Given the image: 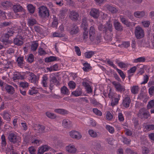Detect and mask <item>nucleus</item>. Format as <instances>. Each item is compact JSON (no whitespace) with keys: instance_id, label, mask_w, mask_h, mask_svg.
Listing matches in <instances>:
<instances>
[{"instance_id":"obj_53","label":"nucleus","mask_w":154,"mask_h":154,"mask_svg":"<svg viewBox=\"0 0 154 154\" xmlns=\"http://www.w3.org/2000/svg\"><path fill=\"white\" fill-rule=\"evenodd\" d=\"M106 117L107 119L110 120L113 118V116L109 112H107L106 115Z\"/></svg>"},{"instance_id":"obj_62","label":"nucleus","mask_w":154,"mask_h":154,"mask_svg":"<svg viewBox=\"0 0 154 154\" xmlns=\"http://www.w3.org/2000/svg\"><path fill=\"white\" fill-rule=\"evenodd\" d=\"M149 149L146 147H144L143 148L142 152L143 154H148L149 152Z\"/></svg>"},{"instance_id":"obj_27","label":"nucleus","mask_w":154,"mask_h":154,"mask_svg":"<svg viewBox=\"0 0 154 154\" xmlns=\"http://www.w3.org/2000/svg\"><path fill=\"white\" fill-rule=\"evenodd\" d=\"M14 43L17 45L20 46L23 44V42L21 38L18 39V38H16L14 39Z\"/></svg>"},{"instance_id":"obj_39","label":"nucleus","mask_w":154,"mask_h":154,"mask_svg":"<svg viewBox=\"0 0 154 154\" xmlns=\"http://www.w3.org/2000/svg\"><path fill=\"white\" fill-rule=\"evenodd\" d=\"M106 7L108 10L112 13H115L117 11V10L114 7L111 5H107Z\"/></svg>"},{"instance_id":"obj_29","label":"nucleus","mask_w":154,"mask_h":154,"mask_svg":"<svg viewBox=\"0 0 154 154\" xmlns=\"http://www.w3.org/2000/svg\"><path fill=\"white\" fill-rule=\"evenodd\" d=\"M83 85L85 86V88L88 93H89L92 92V89L91 86L88 83L84 82Z\"/></svg>"},{"instance_id":"obj_51","label":"nucleus","mask_w":154,"mask_h":154,"mask_svg":"<svg viewBox=\"0 0 154 154\" xmlns=\"http://www.w3.org/2000/svg\"><path fill=\"white\" fill-rule=\"evenodd\" d=\"M154 107V100L150 101L147 105V108L149 109Z\"/></svg>"},{"instance_id":"obj_17","label":"nucleus","mask_w":154,"mask_h":154,"mask_svg":"<svg viewBox=\"0 0 154 154\" xmlns=\"http://www.w3.org/2000/svg\"><path fill=\"white\" fill-rule=\"evenodd\" d=\"M130 102V98L128 97H126L123 100L122 104L123 106L125 107H128Z\"/></svg>"},{"instance_id":"obj_15","label":"nucleus","mask_w":154,"mask_h":154,"mask_svg":"<svg viewBox=\"0 0 154 154\" xmlns=\"http://www.w3.org/2000/svg\"><path fill=\"white\" fill-rule=\"evenodd\" d=\"M90 15L95 18H97L99 16V12L98 10L92 9L90 11Z\"/></svg>"},{"instance_id":"obj_19","label":"nucleus","mask_w":154,"mask_h":154,"mask_svg":"<svg viewBox=\"0 0 154 154\" xmlns=\"http://www.w3.org/2000/svg\"><path fill=\"white\" fill-rule=\"evenodd\" d=\"M78 14L77 12L73 11L70 12L69 17L71 19L73 20H75L78 19Z\"/></svg>"},{"instance_id":"obj_46","label":"nucleus","mask_w":154,"mask_h":154,"mask_svg":"<svg viewBox=\"0 0 154 154\" xmlns=\"http://www.w3.org/2000/svg\"><path fill=\"white\" fill-rule=\"evenodd\" d=\"M56 60V58L53 56H51L50 57H47L45 59V61L47 62H49L54 61Z\"/></svg>"},{"instance_id":"obj_14","label":"nucleus","mask_w":154,"mask_h":154,"mask_svg":"<svg viewBox=\"0 0 154 154\" xmlns=\"http://www.w3.org/2000/svg\"><path fill=\"white\" fill-rule=\"evenodd\" d=\"M13 10L15 13L24 11V9L19 4L14 5L13 6Z\"/></svg>"},{"instance_id":"obj_18","label":"nucleus","mask_w":154,"mask_h":154,"mask_svg":"<svg viewBox=\"0 0 154 154\" xmlns=\"http://www.w3.org/2000/svg\"><path fill=\"white\" fill-rule=\"evenodd\" d=\"M5 88L7 92L10 94H12L14 92V88L13 87L11 86L6 85L5 86Z\"/></svg>"},{"instance_id":"obj_3","label":"nucleus","mask_w":154,"mask_h":154,"mask_svg":"<svg viewBox=\"0 0 154 154\" xmlns=\"http://www.w3.org/2000/svg\"><path fill=\"white\" fill-rule=\"evenodd\" d=\"M103 27L102 24H100L98 26V29L100 31H103V32L105 31V32H111L112 30V24L109 21L106 23L105 27Z\"/></svg>"},{"instance_id":"obj_13","label":"nucleus","mask_w":154,"mask_h":154,"mask_svg":"<svg viewBox=\"0 0 154 154\" xmlns=\"http://www.w3.org/2000/svg\"><path fill=\"white\" fill-rule=\"evenodd\" d=\"M39 79L38 75L36 76L33 73H31L29 78V80L31 82L37 84Z\"/></svg>"},{"instance_id":"obj_9","label":"nucleus","mask_w":154,"mask_h":154,"mask_svg":"<svg viewBox=\"0 0 154 154\" xmlns=\"http://www.w3.org/2000/svg\"><path fill=\"white\" fill-rule=\"evenodd\" d=\"M112 84L115 86V88L118 91L121 92L124 91V87L121 85L119 83L115 81H113L112 82Z\"/></svg>"},{"instance_id":"obj_7","label":"nucleus","mask_w":154,"mask_h":154,"mask_svg":"<svg viewBox=\"0 0 154 154\" xmlns=\"http://www.w3.org/2000/svg\"><path fill=\"white\" fill-rule=\"evenodd\" d=\"M66 151L70 153H75L77 151V149L74 145L70 144L65 147Z\"/></svg>"},{"instance_id":"obj_54","label":"nucleus","mask_w":154,"mask_h":154,"mask_svg":"<svg viewBox=\"0 0 154 154\" xmlns=\"http://www.w3.org/2000/svg\"><path fill=\"white\" fill-rule=\"evenodd\" d=\"M36 149L35 148L31 146L29 148V151L31 154H35Z\"/></svg>"},{"instance_id":"obj_25","label":"nucleus","mask_w":154,"mask_h":154,"mask_svg":"<svg viewBox=\"0 0 154 154\" xmlns=\"http://www.w3.org/2000/svg\"><path fill=\"white\" fill-rule=\"evenodd\" d=\"M35 127V129L38 130L39 133L43 132L45 128L44 126L42 125H36Z\"/></svg>"},{"instance_id":"obj_47","label":"nucleus","mask_w":154,"mask_h":154,"mask_svg":"<svg viewBox=\"0 0 154 154\" xmlns=\"http://www.w3.org/2000/svg\"><path fill=\"white\" fill-rule=\"evenodd\" d=\"M14 33H15V32L13 31H11V32L9 31L8 32V33L7 34H6L5 35V36L6 37V38L5 39L3 40V41L4 42H7V41L8 38L9 37L11 36L12 35L14 34Z\"/></svg>"},{"instance_id":"obj_4","label":"nucleus","mask_w":154,"mask_h":154,"mask_svg":"<svg viewBox=\"0 0 154 154\" xmlns=\"http://www.w3.org/2000/svg\"><path fill=\"white\" fill-rule=\"evenodd\" d=\"M69 136L72 138L80 139L82 137L81 134L79 131L75 130H72L69 133Z\"/></svg>"},{"instance_id":"obj_42","label":"nucleus","mask_w":154,"mask_h":154,"mask_svg":"<svg viewBox=\"0 0 154 154\" xmlns=\"http://www.w3.org/2000/svg\"><path fill=\"white\" fill-rule=\"evenodd\" d=\"M79 29L76 26H74L70 31V33L72 34H75L78 32Z\"/></svg>"},{"instance_id":"obj_43","label":"nucleus","mask_w":154,"mask_h":154,"mask_svg":"<svg viewBox=\"0 0 154 154\" xmlns=\"http://www.w3.org/2000/svg\"><path fill=\"white\" fill-rule=\"evenodd\" d=\"M47 116L49 118L54 119L56 117V116L54 113L48 112L46 113Z\"/></svg>"},{"instance_id":"obj_45","label":"nucleus","mask_w":154,"mask_h":154,"mask_svg":"<svg viewBox=\"0 0 154 154\" xmlns=\"http://www.w3.org/2000/svg\"><path fill=\"white\" fill-rule=\"evenodd\" d=\"M17 63L20 66H23V58L22 57H19L17 60Z\"/></svg>"},{"instance_id":"obj_60","label":"nucleus","mask_w":154,"mask_h":154,"mask_svg":"<svg viewBox=\"0 0 154 154\" xmlns=\"http://www.w3.org/2000/svg\"><path fill=\"white\" fill-rule=\"evenodd\" d=\"M11 3L9 2H4L2 3V6L3 7H8L10 6Z\"/></svg>"},{"instance_id":"obj_64","label":"nucleus","mask_w":154,"mask_h":154,"mask_svg":"<svg viewBox=\"0 0 154 154\" xmlns=\"http://www.w3.org/2000/svg\"><path fill=\"white\" fill-rule=\"evenodd\" d=\"M149 92L150 95H153L154 93V87L153 86H152L149 88Z\"/></svg>"},{"instance_id":"obj_8","label":"nucleus","mask_w":154,"mask_h":154,"mask_svg":"<svg viewBox=\"0 0 154 154\" xmlns=\"http://www.w3.org/2000/svg\"><path fill=\"white\" fill-rule=\"evenodd\" d=\"M51 149V147L47 145L42 146L39 147L38 154H43L44 152Z\"/></svg>"},{"instance_id":"obj_55","label":"nucleus","mask_w":154,"mask_h":154,"mask_svg":"<svg viewBox=\"0 0 154 154\" xmlns=\"http://www.w3.org/2000/svg\"><path fill=\"white\" fill-rule=\"evenodd\" d=\"M93 111L95 114L98 116H101L102 115V112L97 109H93Z\"/></svg>"},{"instance_id":"obj_11","label":"nucleus","mask_w":154,"mask_h":154,"mask_svg":"<svg viewBox=\"0 0 154 154\" xmlns=\"http://www.w3.org/2000/svg\"><path fill=\"white\" fill-rule=\"evenodd\" d=\"M138 116H143V117L144 118H147L149 116V114L148 111L144 109L143 108L140 110Z\"/></svg>"},{"instance_id":"obj_30","label":"nucleus","mask_w":154,"mask_h":154,"mask_svg":"<svg viewBox=\"0 0 154 154\" xmlns=\"http://www.w3.org/2000/svg\"><path fill=\"white\" fill-rule=\"evenodd\" d=\"M24 78V76L20 73L19 72H17L16 74L14 75L13 79L14 80L16 79H23Z\"/></svg>"},{"instance_id":"obj_41","label":"nucleus","mask_w":154,"mask_h":154,"mask_svg":"<svg viewBox=\"0 0 154 154\" xmlns=\"http://www.w3.org/2000/svg\"><path fill=\"white\" fill-rule=\"evenodd\" d=\"M94 52L93 51H89L86 52L85 54V57L89 58H90L94 54Z\"/></svg>"},{"instance_id":"obj_44","label":"nucleus","mask_w":154,"mask_h":154,"mask_svg":"<svg viewBox=\"0 0 154 154\" xmlns=\"http://www.w3.org/2000/svg\"><path fill=\"white\" fill-rule=\"evenodd\" d=\"M2 142L1 145L2 147H5L6 145V142L5 141V136L3 135L1 137Z\"/></svg>"},{"instance_id":"obj_32","label":"nucleus","mask_w":154,"mask_h":154,"mask_svg":"<svg viewBox=\"0 0 154 154\" xmlns=\"http://www.w3.org/2000/svg\"><path fill=\"white\" fill-rule=\"evenodd\" d=\"M38 46V43L36 41H33L32 42L31 46L32 50L35 51L36 50Z\"/></svg>"},{"instance_id":"obj_50","label":"nucleus","mask_w":154,"mask_h":154,"mask_svg":"<svg viewBox=\"0 0 154 154\" xmlns=\"http://www.w3.org/2000/svg\"><path fill=\"white\" fill-rule=\"evenodd\" d=\"M106 128L109 132L111 133H113L114 132V128L112 126L109 125H106Z\"/></svg>"},{"instance_id":"obj_31","label":"nucleus","mask_w":154,"mask_h":154,"mask_svg":"<svg viewBox=\"0 0 154 154\" xmlns=\"http://www.w3.org/2000/svg\"><path fill=\"white\" fill-rule=\"evenodd\" d=\"M27 7L28 11L31 14L34 13L35 8L32 5L29 4L27 5Z\"/></svg>"},{"instance_id":"obj_36","label":"nucleus","mask_w":154,"mask_h":154,"mask_svg":"<svg viewBox=\"0 0 154 154\" xmlns=\"http://www.w3.org/2000/svg\"><path fill=\"white\" fill-rule=\"evenodd\" d=\"M146 60V59L144 57H141L138 58L134 59L133 60V62L138 63V62H143Z\"/></svg>"},{"instance_id":"obj_58","label":"nucleus","mask_w":154,"mask_h":154,"mask_svg":"<svg viewBox=\"0 0 154 154\" xmlns=\"http://www.w3.org/2000/svg\"><path fill=\"white\" fill-rule=\"evenodd\" d=\"M118 118L120 121H123L124 120V118L123 114L119 111L118 115Z\"/></svg>"},{"instance_id":"obj_26","label":"nucleus","mask_w":154,"mask_h":154,"mask_svg":"<svg viewBox=\"0 0 154 154\" xmlns=\"http://www.w3.org/2000/svg\"><path fill=\"white\" fill-rule=\"evenodd\" d=\"M48 80V77L47 75H44L42 77V83L44 87H46L47 86Z\"/></svg>"},{"instance_id":"obj_40","label":"nucleus","mask_w":154,"mask_h":154,"mask_svg":"<svg viewBox=\"0 0 154 154\" xmlns=\"http://www.w3.org/2000/svg\"><path fill=\"white\" fill-rule=\"evenodd\" d=\"M4 64H5V68L8 69L12 67V64L11 62L5 60L4 61Z\"/></svg>"},{"instance_id":"obj_23","label":"nucleus","mask_w":154,"mask_h":154,"mask_svg":"<svg viewBox=\"0 0 154 154\" xmlns=\"http://www.w3.org/2000/svg\"><path fill=\"white\" fill-rule=\"evenodd\" d=\"M114 24L116 29L118 30H122V27L120 23L117 20H115L114 23Z\"/></svg>"},{"instance_id":"obj_28","label":"nucleus","mask_w":154,"mask_h":154,"mask_svg":"<svg viewBox=\"0 0 154 154\" xmlns=\"http://www.w3.org/2000/svg\"><path fill=\"white\" fill-rule=\"evenodd\" d=\"M54 112L61 114H65L67 113V112L66 110L62 109H55L54 110Z\"/></svg>"},{"instance_id":"obj_61","label":"nucleus","mask_w":154,"mask_h":154,"mask_svg":"<svg viewBox=\"0 0 154 154\" xmlns=\"http://www.w3.org/2000/svg\"><path fill=\"white\" fill-rule=\"evenodd\" d=\"M145 128L149 131L153 130L154 129V125H148L145 126Z\"/></svg>"},{"instance_id":"obj_20","label":"nucleus","mask_w":154,"mask_h":154,"mask_svg":"<svg viewBox=\"0 0 154 154\" xmlns=\"http://www.w3.org/2000/svg\"><path fill=\"white\" fill-rule=\"evenodd\" d=\"M58 24V20L57 18L54 15L53 16L52 18V22L51 26L54 28H57Z\"/></svg>"},{"instance_id":"obj_2","label":"nucleus","mask_w":154,"mask_h":154,"mask_svg":"<svg viewBox=\"0 0 154 154\" xmlns=\"http://www.w3.org/2000/svg\"><path fill=\"white\" fill-rule=\"evenodd\" d=\"M38 9L39 15L42 17H45L49 16L48 10L45 6H41L39 7Z\"/></svg>"},{"instance_id":"obj_49","label":"nucleus","mask_w":154,"mask_h":154,"mask_svg":"<svg viewBox=\"0 0 154 154\" xmlns=\"http://www.w3.org/2000/svg\"><path fill=\"white\" fill-rule=\"evenodd\" d=\"M119 66L121 68H126L128 66L127 64L120 62L118 63Z\"/></svg>"},{"instance_id":"obj_48","label":"nucleus","mask_w":154,"mask_h":154,"mask_svg":"<svg viewBox=\"0 0 154 154\" xmlns=\"http://www.w3.org/2000/svg\"><path fill=\"white\" fill-rule=\"evenodd\" d=\"M68 85L70 89H74L75 88L76 84L73 81L69 82L68 84Z\"/></svg>"},{"instance_id":"obj_35","label":"nucleus","mask_w":154,"mask_h":154,"mask_svg":"<svg viewBox=\"0 0 154 154\" xmlns=\"http://www.w3.org/2000/svg\"><path fill=\"white\" fill-rule=\"evenodd\" d=\"M120 19L122 23L127 26H129L131 25V23L122 16L120 17Z\"/></svg>"},{"instance_id":"obj_33","label":"nucleus","mask_w":154,"mask_h":154,"mask_svg":"<svg viewBox=\"0 0 154 154\" xmlns=\"http://www.w3.org/2000/svg\"><path fill=\"white\" fill-rule=\"evenodd\" d=\"M139 90V88L137 86H134L131 89V92L134 94H137Z\"/></svg>"},{"instance_id":"obj_6","label":"nucleus","mask_w":154,"mask_h":154,"mask_svg":"<svg viewBox=\"0 0 154 154\" xmlns=\"http://www.w3.org/2000/svg\"><path fill=\"white\" fill-rule=\"evenodd\" d=\"M8 139L11 142L14 143L19 142L20 140V137L17 136L16 133H11L9 134Z\"/></svg>"},{"instance_id":"obj_37","label":"nucleus","mask_w":154,"mask_h":154,"mask_svg":"<svg viewBox=\"0 0 154 154\" xmlns=\"http://www.w3.org/2000/svg\"><path fill=\"white\" fill-rule=\"evenodd\" d=\"M36 21L34 19L32 18H30L28 21V24L29 26H32L34 24L36 23Z\"/></svg>"},{"instance_id":"obj_59","label":"nucleus","mask_w":154,"mask_h":154,"mask_svg":"<svg viewBox=\"0 0 154 154\" xmlns=\"http://www.w3.org/2000/svg\"><path fill=\"white\" fill-rule=\"evenodd\" d=\"M143 25L145 27H148L150 25V22L148 21H143L142 22Z\"/></svg>"},{"instance_id":"obj_5","label":"nucleus","mask_w":154,"mask_h":154,"mask_svg":"<svg viewBox=\"0 0 154 154\" xmlns=\"http://www.w3.org/2000/svg\"><path fill=\"white\" fill-rule=\"evenodd\" d=\"M135 34L137 38H142L144 35V33L143 30L139 26H137L136 28Z\"/></svg>"},{"instance_id":"obj_22","label":"nucleus","mask_w":154,"mask_h":154,"mask_svg":"<svg viewBox=\"0 0 154 154\" xmlns=\"http://www.w3.org/2000/svg\"><path fill=\"white\" fill-rule=\"evenodd\" d=\"M61 93L62 94L66 95H68L69 94L68 89L65 86H63L61 88Z\"/></svg>"},{"instance_id":"obj_16","label":"nucleus","mask_w":154,"mask_h":154,"mask_svg":"<svg viewBox=\"0 0 154 154\" xmlns=\"http://www.w3.org/2000/svg\"><path fill=\"white\" fill-rule=\"evenodd\" d=\"M145 14V12L144 11H137L134 13V15L135 17L140 18L143 17Z\"/></svg>"},{"instance_id":"obj_56","label":"nucleus","mask_w":154,"mask_h":154,"mask_svg":"<svg viewBox=\"0 0 154 154\" xmlns=\"http://www.w3.org/2000/svg\"><path fill=\"white\" fill-rule=\"evenodd\" d=\"M34 56L32 54H30L28 56L27 61L30 63H31L33 61Z\"/></svg>"},{"instance_id":"obj_10","label":"nucleus","mask_w":154,"mask_h":154,"mask_svg":"<svg viewBox=\"0 0 154 154\" xmlns=\"http://www.w3.org/2000/svg\"><path fill=\"white\" fill-rule=\"evenodd\" d=\"M62 125L64 128H68L72 126V123L68 119H65L62 121Z\"/></svg>"},{"instance_id":"obj_21","label":"nucleus","mask_w":154,"mask_h":154,"mask_svg":"<svg viewBox=\"0 0 154 154\" xmlns=\"http://www.w3.org/2000/svg\"><path fill=\"white\" fill-rule=\"evenodd\" d=\"M38 88L34 87H33L29 90L28 93L30 95L36 94L38 92Z\"/></svg>"},{"instance_id":"obj_34","label":"nucleus","mask_w":154,"mask_h":154,"mask_svg":"<svg viewBox=\"0 0 154 154\" xmlns=\"http://www.w3.org/2000/svg\"><path fill=\"white\" fill-rule=\"evenodd\" d=\"M82 94V92L80 89H77L75 91L72 92V94L75 97L80 96Z\"/></svg>"},{"instance_id":"obj_38","label":"nucleus","mask_w":154,"mask_h":154,"mask_svg":"<svg viewBox=\"0 0 154 154\" xmlns=\"http://www.w3.org/2000/svg\"><path fill=\"white\" fill-rule=\"evenodd\" d=\"M83 67L82 68L83 70L85 71H87L90 69V66L88 63H85L83 64Z\"/></svg>"},{"instance_id":"obj_52","label":"nucleus","mask_w":154,"mask_h":154,"mask_svg":"<svg viewBox=\"0 0 154 154\" xmlns=\"http://www.w3.org/2000/svg\"><path fill=\"white\" fill-rule=\"evenodd\" d=\"M117 71L118 72V73L119 74L121 77H122V79H124L125 77V75L123 73V72L121 71V70L118 69H116Z\"/></svg>"},{"instance_id":"obj_12","label":"nucleus","mask_w":154,"mask_h":154,"mask_svg":"<svg viewBox=\"0 0 154 154\" xmlns=\"http://www.w3.org/2000/svg\"><path fill=\"white\" fill-rule=\"evenodd\" d=\"M89 34L91 40L93 41L95 39V30L93 27L91 26L90 27Z\"/></svg>"},{"instance_id":"obj_24","label":"nucleus","mask_w":154,"mask_h":154,"mask_svg":"<svg viewBox=\"0 0 154 154\" xmlns=\"http://www.w3.org/2000/svg\"><path fill=\"white\" fill-rule=\"evenodd\" d=\"M89 135L92 137H96L98 135V133L92 129H89L88 131Z\"/></svg>"},{"instance_id":"obj_1","label":"nucleus","mask_w":154,"mask_h":154,"mask_svg":"<svg viewBox=\"0 0 154 154\" xmlns=\"http://www.w3.org/2000/svg\"><path fill=\"white\" fill-rule=\"evenodd\" d=\"M86 20V18H83L82 20V24L81 25V27L83 29L84 31L83 35L84 39H86L88 37V26Z\"/></svg>"},{"instance_id":"obj_57","label":"nucleus","mask_w":154,"mask_h":154,"mask_svg":"<svg viewBox=\"0 0 154 154\" xmlns=\"http://www.w3.org/2000/svg\"><path fill=\"white\" fill-rule=\"evenodd\" d=\"M20 87L23 88H25L28 87V84L26 82H23L20 83Z\"/></svg>"},{"instance_id":"obj_63","label":"nucleus","mask_w":154,"mask_h":154,"mask_svg":"<svg viewBox=\"0 0 154 154\" xmlns=\"http://www.w3.org/2000/svg\"><path fill=\"white\" fill-rule=\"evenodd\" d=\"M10 116L8 113H4V118L7 120L9 121L10 120Z\"/></svg>"}]
</instances>
